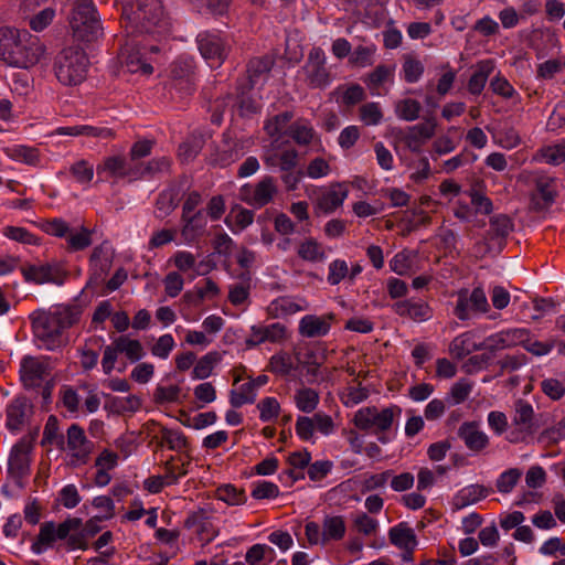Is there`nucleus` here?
<instances>
[{
  "instance_id": "nucleus-47",
  "label": "nucleus",
  "mask_w": 565,
  "mask_h": 565,
  "mask_svg": "<svg viewBox=\"0 0 565 565\" xmlns=\"http://www.w3.org/2000/svg\"><path fill=\"white\" fill-rule=\"evenodd\" d=\"M294 399L299 411L311 413L317 408L320 397L318 392L313 388L303 387L296 392Z\"/></svg>"
},
{
  "instance_id": "nucleus-29",
  "label": "nucleus",
  "mask_w": 565,
  "mask_h": 565,
  "mask_svg": "<svg viewBox=\"0 0 565 565\" xmlns=\"http://www.w3.org/2000/svg\"><path fill=\"white\" fill-rule=\"evenodd\" d=\"M390 542L402 551L414 552L418 541L415 531L406 522H401L388 531Z\"/></svg>"
},
{
  "instance_id": "nucleus-60",
  "label": "nucleus",
  "mask_w": 565,
  "mask_h": 565,
  "mask_svg": "<svg viewBox=\"0 0 565 565\" xmlns=\"http://www.w3.org/2000/svg\"><path fill=\"white\" fill-rule=\"evenodd\" d=\"M161 439L168 445V448L180 451L188 446V439L181 430L161 428Z\"/></svg>"
},
{
  "instance_id": "nucleus-64",
  "label": "nucleus",
  "mask_w": 565,
  "mask_h": 565,
  "mask_svg": "<svg viewBox=\"0 0 565 565\" xmlns=\"http://www.w3.org/2000/svg\"><path fill=\"white\" fill-rule=\"evenodd\" d=\"M542 158L546 163L558 166L565 161V145H554L542 149Z\"/></svg>"
},
{
  "instance_id": "nucleus-34",
  "label": "nucleus",
  "mask_w": 565,
  "mask_h": 565,
  "mask_svg": "<svg viewBox=\"0 0 565 565\" xmlns=\"http://www.w3.org/2000/svg\"><path fill=\"white\" fill-rule=\"evenodd\" d=\"M90 267L95 279H100L108 273L113 263V253L107 243H103L93 249L90 255Z\"/></svg>"
},
{
  "instance_id": "nucleus-44",
  "label": "nucleus",
  "mask_w": 565,
  "mask_h": 565,
  "mask_svg": "<svg viewBox=\"0 0 565 565\" xmlns=\"http://www.w3.org/2000/svg\"><path fill=\"white\" fill-rule=\"evenodd\" d=\"M221 362V354L212 351L203 355L194 365L192 370V377L195 380L207 379L215 367Z\"/></svg>"
},
{
  "instance_id": "nucleus-50",
  "label": "nucleus",
  "mask_w": 565,
  "mask_h": 565,
  "mask_svg": "<svg viewBox=\"0 0 565 565\" xmlns=\"http://www.w3.org/2000/svg\"><path fill=\"white\" fill-rule=\"evenodd\" d=\"M257 393L254 390V384L249 382L244 383L237 391L232 390L230 393V404L234 408L242 407L245 404H253L256 399Z\"/></svg>"
},
{
  "instance_id": "nucleus-27",
  "label": "nucleus",
  "mask_w": 565,
  "mask_h": 565,
  "mask_svg": "<svg viewBox=\"0 0 565 565\" xmlns=\"http://www.w3.org/2000/svg\"><path fill=\"white\" fill-rule=\"evenodd\" d=\"M349 190L344 183L332 184L318 199V207L326 214L334 212L348 198Z\"/></svg>"
},
{
  "instance_id": "nucleus-21",
  "label": "nucleus",
  "mask_w": 565,
  "mask_h": 565,
  "mask_svg": "<svg viewBox=\"0 0 565 565\" xmlns=\"http://www.w3.org/2000/svg\"><path fill=\"white\" fill-rule=\"evenodd\" d=\"M181 235L186 243L198 241L206 231L207 220L203 209L188 215L181 214Z\"/></svg>"
},
{
  "instance_id": "nucleus-26",
  "label": "nucleus",
  "mask_w": 565,
  "mask_h": 565,
  "mask_svg": "<svg viewBox=\"0 0 565 565\" xmlns=\"http://www.w3.org/2000/svg\"><path fill=\"white\" fill-rule=\"evenodd\" d=\"M275 64L270 55H264L252 58L247 64V74L250 88L263 85L269 77V73Z\"/></svg>"
},
{
  "instance_id": "nucleus-40",
  "label": "nucleus",
  "mask_w": 565,
  "mask_h": 565,
  "mask_svg": "<svg viewBox=\"0 0 565 565\" xmlns=\"http://www.w3.org/2000/svg\"><path fill=\"white\" fill-rule=\"evenodd\" d=\"M55 532V523L53 521L42 523L38 537L31 545V551L34 554H42L57 540Z\"/></svg>"
},
{
  "instance_id": "nucleus-13",
  "label": "nucleus",
  "mask_w": 565,
  "mask_h": 565,
  "mask_svg": "<svg viewBox=\"0 0 565 565\" xmlns=\"http://www.w3.org/2000/svg\"><path fill=\"white\" fill-rule=\"evenodd\" d=\"M171 87L181 93V96L191 95L194 89V61L179 57L170 65Z\"/></svg>"
},
{
  "instance_id": "nucleus-17",
  "label": "nucleus",
  "mask_w": 565,
  "mask_h": 565,
  "mask_svg": "<svg viewBox=\"0 0 565 565\" xmlns=\"http://www.w3.org/2000/svg\"><path fill=\"white\" fill-rule=\"evenodd\" d=\"M436 127L434 117L426 118L424 122L407 127L401 139L412 152L418 153L422 147L434 137Z\"/></svg>"
},
{
  "instance_id": "nucleus-28",
  "label": "nucleus",
  "mask_w": 565,
  "mask_h": 565,
  "mask_svg": "<svg viewBox=\"0 0 565 565\" xmlns=\"http://www.w3.org/2000/svg\"><path fill=\"white\" fill-rule=\"evenodd\" d=\"M51 136H87L100 139H109L114 137V132L111 129L106 127H95L90 125H75V126H64L57 127L55 130L51 132Z\"/></svg>"
},
{
  "instance_id": "nucleus-39",
  "label": "nucleus",
  "mask_w": 565,
  "mask_h": 565,
  "mask_svg": "<svg viewBox=\"0 0 565 565\" xmlns=\"http://www.w3.org/2000/svg\"><path fill=\"white\" fill-rule=\"evenodd\" d=\"M4 153L11 160L22 162L28 166H38L40 163V151L39 149L24 145H13L4 148Z\"/></svg>"
},
{
  "instance_id": "nucleus-41",
  "label": "nucleus",
  "mask_w": 565,
  "mask_h": 565,
  "mask_svg": "<svg viewBox=\"0 0 565 565\" xmlns=\"http://www.w3.org/2000/svg\"><path fill=\"white\" fill-rule=\"evenodd\" d=\"M292 118L294 113L289 110L277 114L265 121L264 130L270 138L274 139L275 142H278L282 130L287 127Z\"/></svg>"
},
{
  "instance_id": "nucleus-1",
  "label": "nucleus",
  "mask_w": 565,
  "mask_h": 565,
  "mask_svg": "<svg viewBox=\"0 0 565 565\" xmlns=\"http://www.w3.org/2000/svg\"><path fill=\"white\" fill-rule=\"evenodd\" d=\"M78 305H58L53 310H36L30 315L34 338L38 347L47 351L61 348L64 331L76 324L82 316Z\"/></svg>"
},
{
  "instance_id": "nucleus-54",
  "label": "nucleus",
  "mask_w": 565,
  "mask_h": 565,
  "mask_svg": "<svg viewBox=\"0 0 565 565\" xmlns=\"http://www.w3.org/2000/svg\"><path fill=\"white\" fill-rule=\"evenodd\" d=\"M252 497L256 500H264V499H276L280 491L276 483L266 481V480H258L252 483Z\"/></svg>"
},
{
  "instance_id": "nucleus-5",
  "label": "nucleus",
  "mask_w": 565,
  "mask_h": 565,
  "mask_svg": "<svg viewBox=\"0 0 565 565\" xmlns=\"http://www.w3.org/2000/svg\"><path fill=\"white\" fill-rule=\"evenodd\" d=\"M70 24L73 35L83 42L97 40L103 29L93 0H77L72 10Z\"/></svg>"
},
{
  "instance_id": "nucleus-7",
  "label": "nucleus",
  "mask_w": 565,
  "mask_h": 565,
  "mask_svg": "<svg viewBox=\"0 0 565 565\" xmlns=\"http://www.w3.org/2000/svg\"><path fill=\"white\" fill-rule=\"evenodd\" d=\"M53 360L47 355H24L20 361L19 376L24 388H40L53 377Z\"/></svg>"
},
{
  "instance_id": "nucleus-31",
  "label": "nucleus",
  "mask_w": 565,
  "mask_h": 565,
  "mask_svg": "<svg viewBox=\"0 0 565 565\" xmlns=\"http://www.w3.org/2000/svg\"><path fill=\"white\" fill-rule=\"evenodd\" d=\"M181 185L171 184L158 194L156 200V216L164 218L169 216L180 202Z\"/></svg>"
},
{
  "instance_id": "nucleus-56",
  "label": "nucleus",
  "mask_w": 565,
  "mask_h": 565,
  "mask_svg": "<svg viewBox=\"0 0 565 565\" xmlns=\"http://www.w3.org/2000/svg\"><path fill=\"white\" fill-rule=\"evenodd\" d=\"M359 116L360 119L366 125V126H376L381 124L383 119V113L381 110V107L379 103H366L362 105L359 109Z\"/></svg>"
},
{
  "instance_id": "nucleus-25",
  "label": "nucleus",
  "mask_w": 565,
  "mask_h": 565,
  "mask_svg": "<svg viewBox=\"0 0 565 565\" xmlns=\"http://www.w3.org/2000/svg\"><path fill=\"white\" fill-rule=\"evenodd\" d=\"M490 228L487 231L484 235V239L487 242L498 241V245L500 249L503 246V243L508 235L513 231V222L505 214H498L490 218L489 221ZM487 250H490V244L486 243Z\"/></svg>"
},
{
  "instance_id": "nucleus-16",
  "label": "nucleus",
  "mask_w": 565,
  "mask_h": 565,
  "mask_svg": "<svg viewBox=\"0 0 565 565\" xmlns=\"http://www.w3.org/2000/svg\"><path fill=\"white\" fill-rule=\"evenodd\" d=\"M98 177L102 179L119 180L124 178L137 179L138 169L127 161L124 156H109L96 168Z\"/></svg>"
},
{
  "instance_id": "nucleus-35",
  "label": "nucleus",
  "mask_w": 565,
  "mask_h": 565,
  "mask_svg": "<svg viewBox=\"0 0 565 565\" xmlns=\"http://www.w3.org/2000/svg\"><path fill=\"white\" fill-rule=\"evenodd\" d=\"M308 309V303L305 299L296 300L288 296L278 297L273 300L268 307V311L271 316L286 317L291 316L296 312Z\"/></svg>"
},
{
  "instance_id": "nucleus-51",
  "label": "nucleus",
  "mask_w": 565,
  "mask_h": 565,
  "mask_svg": "<svg viewBox=\"0 0 565 565\" xmlns=\"http://www.w3.org/2000/svg\"><path fill=\"white\" fill-rule=\"evenodd\" d=\"M294 369V360L287 352L276 353L269 360V371L276 375L287 376Z\"/></svg>"
},
{
  "instance_id": "nucleus-53",
  "label": "nucleus",
  "mask_w": 565,
  "mask_h": 565,
  "mask_svg": "<svg viewBox=\"0 0 565 565\" xmlns=\"http://www.w3.org/2000/svg\"><path fill=\"white\" fill-rule=\"evenodd\" d=\"M217 498L227 504L239 505L244 504L247 500L244 490H239L233 484H225L217 489Z\"/></svg>"
},
{
  "instance_id": "nucleus-32",
  "label": "nucleus",
  "mask_w": 565,
  "mask_h": 565,
  "mask_svg": "<svg viewBox=\"0 0 565 565\" xmlns=\"http://www.w3.org/2000/svg\"><path fill=\"white\" fill-rule=\"evenodd\" d=\"M492 492V489L483 484H470L460 489L454 497V507L458 510L468 505L475 504L480 500L487 498Z\"/></svg>"
},
{
  "instance_id": "nucleus-3",
  "label": "nucleus",
  "mask_w": 565,
  "mask_h": 565,
  "mask_svg": "<svg viewBox=\"0 0 565 565\" xmlns=\"http://www.w3.org/2000/svg\"><path fill=\"white\" fill-rule=\"evenodd\" d=\"M44 52L45 49L38 38L32 36L26 30L0 28V61L4 64L29 68L41 60Z\"/></svg>"
},
{
  "instance_id": "nucleus-63",
  "label": "nucleus",
  "mask_w": 565,
  "mask_h": 565,
  "mask_svg": "<svg viewBox=\"0 0 565 565\" xmlns=\"http://www.w3.org/2000/svg\"><path fill=\"white\" fill-rule=\"evenodd\" d=\"M375 53V47L359 45L355 47L353 53L350 56V62L356 66L365 67L373 63V55Z\"/></svg>"
},
{
  "instance_id": "nucleus-55",
  "label": "nucleus",
  "mask_w": 565,
  "mask_h": 565,
  "mask_svg": "<svg viewBox=\"0 0 565 565\" xmlns=\"http://www.w3.org/2000/svg\"><path fill=\"white\" fill-rule=\"evenodd\" d=\"M522 472L518 468H511L503 471L495 481V487L501 493H509L519 482Z\"/></svg>"
},
{
  "instance_id": "nucleus-9",
  "label": "nucleus",
  "mask_w": 565,
  "mask_h": 565,
  "mask_svg": "<svg viewBox=\"0 0 565 565\" xmlns=\"http://www.w3.org/2000/svg\"><path fill=\"white\" fill-rule=\"evenodd\" d=\"M277 192L276 180L265 175L257 183L242 185L238 190V199L254 209H262L274 200Z\"/></svg>"
},
{
  "instance_id": "nucleus-61",
  "label": "nucleus",
  "mask_w": 565,
  "mask_h": 565,
  "mask_svg": "<svg viewBox=\"0 0 565 565\" xmlns=\"http://www.w3.org/2000/svg\"><path fill=\"white\" fill-rule=\"evenodd\" d=\"M468 195L470 198L471 205L475 207V214L481 213L484 215H489L490 213H492L493 203L490 200V198H488L487 195H484L483 193L476 189H471L468 192Z\"/></svg>"
},
{
  "instance_id": "nucleus-57",
  "label": "nucleus",
  "mask_w": 565,
  "mask_h": 565,
  "mask_svg": "<svg viewBox=\"0 0 565 565\" xmlns=\"http://www.w3.org/2000/svg\"><path fill=\"white\" fill-rule=\"evenodd\" d=\"M259 419L263 423L270 422L278 417L280 413V404L276 397L267 396L263 398L258 404Z\"/></svg>"
},
{
  "instance_id": "nucleus-20",
  "label": "nucleus",
  "mask_w": 565,
  "mask_h": 565,
  "mask_svg": "<svg viewBox=\"0 0 565 565\" xmlns=\"http://www.w3.org/2000/svg\"><path fill=\"white\" fill-rule=\"evenodd\" d=\"M334 313L322 316L307 315L299 321V333L305 338H320L329 333Z\"/></svg>"
},
{
  "instance_id": "nucleus-62",
  "label": "nucleus",
  "mask_w": 565,
  "mask_h": 565,
  "mask_svg": "<svg viewBox=\"0 0 565 565\" xmlns=\"http://www.w3.org/2000/svg\"><path fill=\"white\" fill-rule=\"evenodd\" d=\"M473 383L468 379H460L450 388L449 395L454 404L463 403L470 395Z\"/></svg>"
},
{
  "instance_id": "nucleus-48",
  "label": "nucleus",
  "mask_w": 565,
  "mask_h": 565,
  "mask_svg": "<svg viewBox=\"0 0 565 565\" xmlns=\"http://www.w3.org/2000/svg\"><path fill=\"white\" fill-rule=\"evenodd\" d=\"M242 280L230 287L228 300L234 306L244 303L249 296L250 277L248 273L242 274Z\"/></svg>"
},
{
  "instance_id": "nucleus-15",
  "label": "nucleus",
  "mask_w": 565,
  "mask_h": 565,
  "mask_svg": "<svg viewBox=\"0 0 565 565\" xmlns=\"http://www.w3.org/2000/svg\"><path fill=\"white\" fill-rule=\"evenodd\" d=\"M21 271L26 281L38 285L51 282L61 286L66 278V273L55 264L29 265L22 267Z\"/></svg>"
},
{
  "instance_id": "nucleus-11",
  "label": "nucleus",
  "mask_w": 565,
  "mask_h": 565,
  "mask_svg": "<svg viewBox=\"0 0 565 565\" xmlns=\"http://www.w3.org/2000/svg\"><path fill=\"white\" fill-rule=\"evenodd\" d=\"M67 450L72 466L86 465L89 461L94 444L90 441L84 429L78 424H72L67 429Z\"/></svg>"
},
{
  "instance_id": "nucleus-22",
  "label": "nucleus",
  "mask_w": 565,
  "mask_h": 565,
  "mask_svg": "<svg viewBox=\"0 0 565 565\" xmlns=\"http://www.w3.org/2000/svg\"><path fill=\"white\" fill-rule=\"evenodd\" d=\"M526 337V331L524 329H513L508 331H502L488 337L484 341L481 342L482 350H488L490 352H494L498 350H502L509 347L516 345L519 343H523Z\"/></svg>"
},
{
  "instance_id": "nucleus-58",
  "label": "nucleus",
  "mask_w": 565,
  "mask_h": 565,
  "mask_svg": "<svg viewBox=\"0 0 565 565\" xmlns=\"http://www.w3.org/2000/svg\"><path fill=\"white\" fill-rule=\"evenodd\" d=\"M92 244V232L82 227L79 232L71 231L67 236V248L72 252L83 250Z\"/></svg>"
},
{
  "instance_id": "nucleus-12",
  "label": "nucleus",
  "mask_w": 565,
  "mask_h": 565,
  "mask_svg": "<svg viewBox=\"0 0 565 565\" xmlns=\"http://www.w3.org/2000/svg\"><path fill=\"white\" fill-rule=\"evenodd\" d=\"M534 189L530 193V205L535 212H542L552 206L557 196V184L553 177L536 174Z\"/></svg>"
},
{
  "instance_id": "nucleus-6",
  "label": "nucleus",
  "mask_w": 565,
  "mask_h": 565,
  "mask_svg": "<svg viewBox=\"0 0 565 565\" xmlns=\"http://www.w3.org/2000/svg\"><path fill=\"white\" fill-rule=\"evenodd\" d=\"M401 412L398 406L386 407L382 411L375 406L362 407L355 413L353 423L356 428L377 435L380 443L387 444L390 438L384 433L391 428L395 414L399 415Z\"/></svg>"
},
{
  "instance_id": "nucleus-45",
  "label": "nucleus",
  "mask_w": 565,
  "mask_h": 565,
  "mask_svg": "<svg viewBox=\"0 0 565 565\" xmlns=\"http://www.w3.org/2000/svg\"><path fill=\"white\" fill-rule=\"evenodd\" d=\"M117 351L125 354L126 358L131 362H138L145 355V350L138 340L128 338L127 335H120L116 339Z\"/></svg>"
},
{
  "instance_id": "nucleus-49",
  "label": "nucleus",
  "mask_w": 565,
  "mask_h": 565,
  "mask_svg": "<svg viewBox=\"0 0 565 565\" xmlns=\"http://www.w3.org/2000/svg\"><path fill=\"white\" fill-rule=\"evenodd\" d=\"M420 110V103L412 98L398 100L395 105L396 116L405 121H414L419 118Z\"/></svg>"
},
{
  "instance_id": "nucleus-52",
  "label": "nucleus",
  "mask_w": 565,
  "mask_h": 565,
  "mask_svg": "<svg viewBox=\"0 0 565 565\" xmlns=\"http://www.w3.org/2000/svg\"><path fill=\"white\" fill-rule=\"evenodd\" d=\"M170 167L171 160L168 157L154 158L142 166V168H137V178L154 177L157 174L168 173Z\"/></svg>"
},
{
  "instance_id": "nucleus-36",
  "label": "nucleus",
  "mask_w": 565,
  "mask_h": 565,
  "mask_svg": "<svg viewBox=\"0 0 565 565\" xmlns=\"http://www.w3.org/2000/svg\"><path fill=\"white\" fill-rule=\"evenodd\" d=\"M479 350H482V344L475 341V334L471 331L457 335L449 344V352L457 360H462L471 352Z\"/></svg>"
},
{
  "instance_id": "nucleus-59",
  "label": "nucleus",
  "mask_w": 565,
  "mask_h": 565,
  "mask_svg": "<svg viewBox=\"0 0 565 565\" xmlns=\"http://www.w3.org/2000/svg\"><path fill=\"white\" fill-rule=\"evenodd\" d=\"M73 178L82 184L89 183L94 178V167L85 159H81L70 167Z\"/></svg>"
},
{
  "instance_id": "nucleus-14",
  "label": "nucleus",
  "mask_w": 565,
  "mask_h": 565,
  "mask_svg": "<svg viewBox=\"0 0 565 565\" xmlns=\"http://www.w3.org/2000/svg\"><path fill=\"white\" fill-rule=\"evenodd\" d=\"M196 43L202 57L211 67L220 66L227 55L225 42L217 33L201 32L196 36Z\"/></svg>"
},
{
  "instance_id": "nucleus-24",
  "label": "nucleus",
  "mask_w": 565,
  "mask_h": 565,
  "mask_svg": "<svg viewBox=\"0 0 565 565\" xmlns=\"http://www.w3.org/2000/svg\"><path fill=\"white\" fill-rule=\"evenodd\" d=\"M188 529H194L201 541L210 543L216 536V530L206 511L200 509L191 513L185 520Z\"/></svg>"
},
{
  "instance_id": "nucleus-30",
  "label": "nucleus",
  "mask_w": 565,
  "mask_h": 565,
  "mask_svg": "<svg viewBox=\"0 0 565 565\" xmlns=\"http://www.w3.org/2000/svg\"><path fill=\"white\" fill-rule=\"evenodd\" d=\"M458 436L463 440L466 447L472 451H481L489 444L488 436L479 429L475 422L463 423L458 429Z\"/></svg>"
},
{
  "instance_id": "nucleus-43",
  "label": "nucleus",
  "mask_w": 565,
  "mask_h": 565,
  "mask_svg": "<svg viewBox=\"0 0 565 565\" xmlns=\"http://www.w3.org/2000/svg\"><path fill=\"white\" fill-rule=\"evenodd\" d=\"M29 19V26L34 32L44 31L56 17V9L53 6H46L40 11H35L31 15H23Z\"/></svg>"
},
{
  "instance_id": "nucleus-37",
  "label": "nucleus",
  "mask_w": 565,
  "mask_h": 565,
  "mask_svg": "<svg viewBox=\"0 0 565 565\" xmlns=\"http://www.w3.org/2000/svg\"><path fill=\"white\" fill-rule=\"evenodd\" d=\"M494 70L492 60H483L477 63L476 71L468 81V92L472 95H480L487 81Z\"/></svg>"
},
{
  "instance_id": "nucleus-18",
  "label": "nucleus",
  "mask_w": 565,
  "mask_h": 565,
  "mask_svg": "<svg viewBox=\"0 0 565 565\" xmlns=\"http://www.w3.org/2000/svg\"><path fill=\"white\" fill-rule=\"evenodd\" d=\"M392 309L397 316L415 322H424L433 318V309L422 299L399 300L392 305Z\"/></svg>"
},
{
  "instance_id": "nucleus-2",
  "label": "nucleus",
  "mask_w": 565,
  "mask_h": 565,
  "mask_svg": "<svg viewBox=\"0 0 565 565\" xmlns=\"http://www.w3.org/2000/svg\"><path fill=\"white\" fill-rule=\"evenodd\" d=\"M122 28L127 38L161 35L169 31L161 0H128L122 7Z\"/></svg>"
},
{
  "instance_id": "nucleus-42",
  "label": "nucleus",
  "mask_w": 565,
  "mask_h": 565,
  "mask_svg": "<svg viewBox=\"0 0 565 565\" xmlns=\"http://www.w3.org/2000/svg\"><path fill=\"white\" fill-rule=\"evenodd\" d=\"M323 541H340L345 534V522L343 516H326L322 523Z\"/></svg>"
},
{
  "instance_id": "nucleus-8",
  "label": "nucleus",
  "mask_w": 565,
  "mask_h": 565,
  "mask_svg": "<svg viewBox=\"0 0 565 565\" xmlns=\"http://www.w3.org/2000/svg\"><path fill=\"white\" fill-rule=\"evenodd\" d=\"M29 435L22 437L12 448L9 456V473L14 479L18 487H23V479L30 475V454L33 449L34 438L36 436Z\"/></svg>"
},
{
  "instance_id": "nucleus-19",
  "label": "nucleus",
  "mask_w": 565,
  "mask_h": 565,
  "mask_svg": "<svg viewBox=\"0 0 565 565\" xmlns=\"http://www.w3.org/2000/svg\"><path fill=\"white\" fill-rule=\"evenodd\" d=\"M33 414V406L25 397H18L6 409V427L12 431H20Z\"/></svg>"
},
{
  "instance_id": "nucleus-10",
  "label": "nucleus",
  "mask_w": 565,
  "mask_h": 565,
  "mask_svg": "<svg viewBox=\"0 0 565 565\" xmlns=\"http://www.w3.org/2000/svg\"><path fill=\"white\" fill-rule=\"evenodd\" d=\"M302 71L306 82L311 88H324L331 83L326 53L319 46L310 50Z\"/></svg>"
},
{
  "instance_id": "nucleus-46",
  "label": "nucleus",
  "mask_w": 565,
  "mask_h": 565,
  "mask_svg": "<svg viewBox=\"0 0 565 565\" xmlns=\"http://www.w3.org/2000/svg\"><path fill=\"white\" fill-rule=\"evenodd\" d=\"M298 256L306 262H322L326 259V253L320 243L315 238H307L301 242L297 250Z\"/></svg>"
},
{
  "instance_id": "nucleus-38",
  "label": "nucleus",
  "mask_w": 565,
  "mask_h": 565,
  "mask_svg": "<svg viewBox=\"0 0 565 565\" xmlns=\"http://www.w3.org/2000/svg\"><path fill=\"white\" fill-rule=\"evenodd\" d=\"M285 134L298 146H309L316 137L312 125L305 119L294 121L287 127Z\"/></svg>"
},
{
  "instance_id": "nucleus-4",
  "label": "nucleus",
  "mask_w": 565,
  "mask_h": 565,
  "mask_svg": "<svg viewBox=\"0 0 565 565\" xmlns=\"http://www.w3.org/2000/svg\"><path fill=\"white\" fill-rule=\"evenodd\" d=\"M88 57L79 46L63 49L55 57L54 73L57 81L65 86L81 84L87 75Z\"/></svg>"
},
{
  "instance_id": "nucleus-23",
  "label": "nucleus",
  "mask_w": 565,
  "mask_h": 565,
  "mask_svg": "<svg viewBox=\"0 0 565 565\" xmlns=\"http://www.w3.org/2000/svg\"><path fill=\"white\" fill-rule=\"evenodd\" d=\"M141 50H147L146 46L135 49L132 43L127 39L121 46V58L129 73H142L149 75L153 72L151 64L142 58Z\"/></svg>"
},
{
  "instance_id": "nucleus-33",
  "label": "nucleus",
  "mask_w": 565,
  "mask_h": 565,
  "mask_svg": "<svg viewBox=\"0 0 565 565\" xmlns=\"http://www.w3.org/2000/svg\"><path fill=\"white\" fill-rule=\"evenodd\" d=\"M513 425L522 434H532L534 431V409L530 403L524 399H518L514 404Z\"/></svg>"
}]
</instances>
